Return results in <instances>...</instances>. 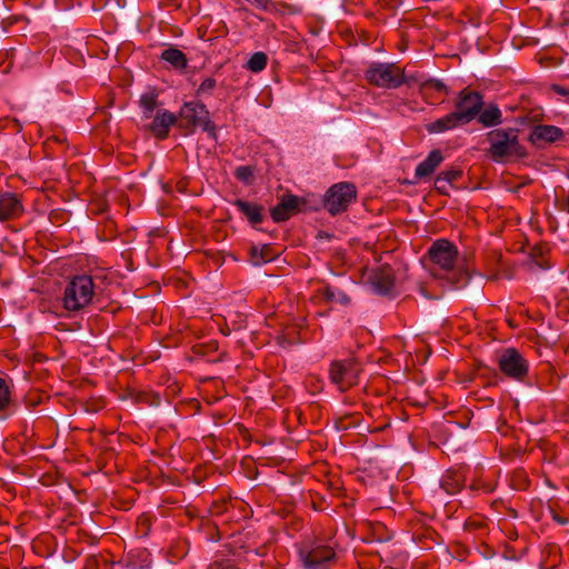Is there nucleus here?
<instances>
[{
  "label": "nucleus",
  "instance_id": "2f4dec72",
  "mask_svg": "<svg viewBox=\"0 0 569 569\" xmlns=\"http://www.w3.org/2000/svg\"><path fill=\"white\" fill-rule=\"evenodd\" d=\"M234 176L240 181L250 182L253 171L249 166H240L236 169Z\"/></svg>",
  "mask_w": 569,
  "mask_h": 569
},
{
  "label": "nucleus",
  "instance_id": "f8f14e48",
  "mask_svg": "<svg viewBox=\"0 0 569 569\" xmlns=\"http://www.w3.org/2000/svg\"><path fill=\"white\" fill-rule=\"evenodd\" d=\"M24 212L20 196L14 192L0 193V222L19 218Z\"/></svg>",
  "mask_w": 569,
  "mask_h": 569
},
{
  "label": "nucleus",
  "instance_id": "aec40b11",
  "mask_svg": "<svg viewBox=\"0 0 569 569\" xmlns=\"http://www.w3.org/2000/svg\"><path fill=\"white\" fill-rule=\"evenodd\" d=\"M16 411L11 391L4 379L0 378V419L9 418Z\"/></svg>",
  "mask_w": 569,
  "mask_h": 569
},
{
  "label": "nucleus",
  "instance_id": "393cba45",
  "mask_svg": "<svg viewBox=\"0 0 569 569\" xmlns=\"http://www.w3.org/2000/svg\"><path fill=\"white\" fill-rule=\"evenodd\" d=\"M268 63V57L264 52H254L247 62L248 70L252 72L262 71Z\"/></svg>",
  "mask_w": 569,
  "mask_h": 569
},
{
  "label": "nucleus",
  "instance_id": "c756f323",
  "mask_svg": "<svg viewBox=\"0 0 569 569\" xmlns=\"http://www.w3.org/2000/svg\"><path fill=\"white\" fill-rule=\"evenodd\" d=\"M217 86V81L214 78L208 77L206 78L199 86L197 90L198 96L211 94Z\"/></svg>",
  "mask_w": 569,
  "mask_h": 569
},
{
  "label": "nucleus",
  "instance_id": "473e14b6",
  "mask_svg": "<svg viewBox=\"0 0 569 569\" xmlns=\"http://www.w3.org/2000/svg\"><path fill=\"white\" fill-rule=\"evenodd\" d=\"M465 529L467 531H477L485 528V521L479 517H470L465 521Z\"/></svg>",
  "mask_w": 569,
  "mask_h": 569
},
{
  "label": "nucleus",
  "instance_id": "a211bd4d",
  "mask_svg": "<svg viewBox=\"0 0 569 569\" xmlns=\"http://www.w3.org/2000/svg\"><path fill=\"white\" fill-rule=\"evenodd\" d=\"M443 161V157L440 150H432L428 157L420 162L415 171L417 179H423L430 177L437 167Z\"/></svg>",
  "mask_w": 569,
  "mask_h": 569
},
{
  "label": "nucleus",
  "instance_id": "c85d7f7f",
  "mask_svg": "<svg viewBox=\"0 0 569 569\" xmlns=\"http://www.w3.org/2000/svg\"><path fill=\"white\" fill-rule=\"evenodd\" d=\"M439 182H447L451 184L452 182L459 180L462 177V171L459 169H449L441 171L439 174Z\"/></svg>",
  "mask_w": 569,
  "mask_h": 569
},
{
  "label": "nucleus",
  "instance_id": "1a4fd4ad",
  "mask_svg": "<svg viewBox=\"0 0 569 569\" xmlns=\"http://www.w3.org/2000/svg\"><path fill=\"white\" fill-rule=\"evenodd\" d=\"M430 260L442 270L451 271L458 259V250L453 243L439 239L428 250Z\"/></svg>",
  "mask_w": 569,
  "mask_h": 569
},
{
  "label": "nucleus",
  "instance_id": "dca6fc26",
  "mask_svg": "<svg viewBox=\"0 0 569 569\" xmlns=\"http://www.w3.org/2000/svg\"><path fill=\"white\" fill-rule=\"evenodd\" d=\"M460 124H463L462 119L460 118L458 112L452 111V112L426 124V130L429 133H442L448 130H452Z\"/></svg>",
  "mask_w": 569,
  "mask_h": 569
},
{
  "label": "nucleus",
  "instance_id": "c9c22d12",
  "mask_svg": "<svg viewBox=\"0 0 569 569\" xmlns=\"http://www.w3.org/2000/svg\"><path fill=\"white\" fill-rule=\"evenodd\" d=\"M207 569H238L234 565L229 562H212Z\"/></svg>",
  "mask_w": 569,
  "mask_h": 569
},
{
  "label": "nucleus",
  "instance_id": "39448f33",
  "mask_svg": "<svg viewBox=\"0 0 569 569\" xmlns=\"http://www.w3.org/2000/svg\"><path fill=\"white\" fill-rule=\"evenodd\" d=\"M357 190L352 183L339 182L330 187L325 197V207L336 216L347 210L356 200Z\"/></svg>",
  "mask_w": 569,
  "mask_h": 569
},
{
  "label": "nucleus",
  "instance_id": "423d86ee",
  "mask_svg": "<svg viewBox=\"0 0 569 569\" xmlns=\"http://www.w3.org/2000/svg\"><path fill=\"white\" fill-rule=\"evenodd\" d=\"M299 557L306 569H326L335 557V550L326 545L310 543L299 549Z\"/></svg>",
  "mask_w": 569,
  "mask_h": 569
},
{
  "label": "nucleus",
  "instance_id": "412c9836",
  "mask_svg": "<svg viewBox=\"0 0 569 569\" xmlns=\"http://www.w3.org/2000/svg\"><path fill=\"white\" fill-rule=\"evenodd\" d=\"M478 122L486 128L496 127L502 123L501 110L496 104H490L479 112Z\"/></svg>",
  "mask_w": 569,
  "mask_h": 569
},
{
  "label": "nucleus",
  "instance_id": "0eeeda50",
  "mask_svg": "<svg viewBox=\"0 0 569 569\" xmlns=\"http://www.w3.org/2000/svg\"><path fill=\"white\" fill-rule=\"evenodd\" d=\"M180 117L189 124L201 127L211 138H216V126L211 122L210 113L202 102H186L180 110Z\"/></svg>",
  "mask_w": 569,
  "mask_h": 569
},
{
  "label": "nucleus",
  "instance_id": "7ed1b4c3",
  "mask_svg": "<svg viewBox=\"0 0 569 569\" xmlns=\"http://www.w3.org/2000/svg\"><path fill=\"white\" fill-rule=\"evenodd\" d=\"M365 77L370 84L388 89L399 88L406 82L403 70L396 63H371Z\"/></svg>",
  "mask_w": 569,
  "mask_h": 569
},
{
  "label": "nucleus",
  "instance_id": "7c9ffc66",
  "mask_svg": "<svg viewBox=\"0 0 569 569\" xmlns=\"http://www.w3.org/2000/svg\"><path fill=\"white\" fill-rule=\"evenodd\" d=\"M373 537L377 541H380V542H383V541H389L392 539V533L389 532L386 527L381 523H378L377 526L373 527Z\"/></svg>",
  "mask_w": 569,
  "mask_h": 569
},
{
  "label": "nucleus",
  "instance_id": "a878e982",
  "mask_svg": "<svg viewBox=\"0 0 569 569\" xmlns=\"http://www.w3.org/2000/svg\"><path fill=\"white\" fill-rule=\"evenodd\" d=\"M420 91L423 96H428L430 91L447 93V86L438 79H428L420 84Z\"/></svg>",
  "mask_w": 569,
  "mask_h": 569
},
{
  "label": "nucleus",
  "instance_id": "79ce46f5",
  "mask_svg": "<svg viewBox=\"0 0 569 569\" xmlns=\"http://www.w3.org/2000/svg\"><path fill=\"white\" fill-rule=\"evenodd\" d=\"M289 9H290V12H291V13H297V12H298V10H296V9H293V8H291V7H289Z\"/></svg>",
  "mask_w": 569,
  "mask_h": 569
},
{
  "label": "nucleus",
  "instance_id": "72a5a7b5",
  "mask_svg": "<svg viewBox=\"0 0 569 569\" xmlns=\"http://www.w3.org/2000/svg\"><path fill=\"white\" fill-rule=\"evenodd\" d=\"M295 335H296V329L292 328V329H289L287 332L278 336L277 339L281 346H284V345L291 346L296 342Z\"/></svg>",
  "mask_w": 569,
  "mask_h": 569
},
{
  "label": "nucleus",
  "instance_id": "f257e3e1",
  "mask_svg": "<svg viewBox=\"0 0 569 569\" xmlns=\"http://www.w3.org/2000/svg\"><path fill=\"white\" fill-rule=\"evenodd\" d=\"M98 289L91 276H74L64 288L62 297L63 308L70 312L84 309L92 302Z\"/></svg>",
  "mask_w": 569,
  "mask_h": 569
},
{
  "label": "nucleus",
  "instance_id": "ddd939ff",
  "mask_svg": "<svg viewBox=\"0 0 569 569\" xmlns=\"http://www.w3.org/2000/svg\"><path fill=\"white\" fill-rule=\"evenodd\" d=\"M563 137V131L550 124H537L532 128L529 140L535 146H543L558 141Z\"/></svg>",
  "mask_w": 569,
  "mask_h": 569
},
{
  "label": "nucleus",
  "instance_id": "4be33fe9",
  "mask_svg": "<svg viewBox=\"0 0 569 569\" xmlns=\"http://www.w3.org/2000/svg\"><path fill=\"white\" fill-rule=\"evenodd\" d=\"M463 477L459 471L449 470L441 479V488L449 495L458 492L461 488Z\"/></svg>",
  "mask_w": 569,
  "mask_h": 569
},
{
  "label": "nucleus",
  "instance_id": "6ab92c4d",
  "mask_svg": "<svg viewBox=\"0 0 569 569\" xmlns=\"http://www.w3.org/2000/svg\"><path fill=\"white\" fill-rule=\"evenodd\" d=\"M160 59L169 63L174 70L183 72L188 67L187 56L176 47L162 50Z\"/></svg>",
  "mask_w": 569,
  "mask_h": 569
},
{
  "label": "nucleus",
  "instance_id": "4c0bfd02",
  "mask_svg": "<svg viewBox=\"0 0 569 569\" xmlns=\"http://www.w3.org/2000/svg\"><path fill=\"white\" fill-rule=\"evenodd\" d=\"M448 186H450V184L447 182H439V176H437L436 181H435V187L439 192L447 194Z\"/></svg>",
  "mask_w": 569,
  "mask_h": 569
},
{
  "label": "nucleus",
  "instance_id": "58836bf2",
  "mask_svg": "<svg viewBox=\"0 0 569 569\" xmlns=\"http://www.w3.org/2000/svg\"><path fill=\"white\" fill-rule=\"evenodd\" d=\"M553 519L560 525H567L569 522L568 518L561 517L559 515H553Z\"/></svg>",
  "mask_w": 569,
  "mask_h": 569
},
{
  "label": "nucleus",
  "instance_id": "20e7f679",
  "mask_svg": "<svg viewBox=\"0 0 569 569\" xmlns=\"http://www.w3.org/2000/svg\"><path fill=\"white\" fill-rule=\"evenodd\" d=\"M498 367L508 378L522 382L529 373V362L515 348H507L498 357Z\"/></svg>",
  "mask_w": 569,
  "mask_h": 569
},
{
  "label": "nucleus",
  "instance_id": "f03ea898",
  "mask_svg": "<svg viewBox=\"0 0 569 569\" xmlns=\"http://www.w3.org/2000/svg\"><path fill=\"white\" fill-rule=\"evenodd\" d=\"M489 153L493 160L526 154L518 139V129H493L487 133Z\"/></svg>",
  "mask_w": 569,
  "mask_h": 569
},
{
  "label": "nucleus",
  "instance_id": "6e6552de",
  "mask_svg": "<svg viewBox=\"0 0 569 569\" xmlns=\"http://www.w3.org/2000/svg\"><path fill=\"white\" fill-rule=\"evenodd\" d=\"M455 107V111L459 113L462 119V123H469L481 111L483 107V98L477 91L463 89L460 91Z\"/></svg>",
  "mask_w": 569,
  "mask_h": 569
},
{
  "label": "nucleus",
  "instance_id": "a19ab883",
  "mask_svg": "<svg viewBox=\"0 0 569 569\" xmlns=\"http://www.w3.org/2000/svg\"><path fill=\"white\" fill-rule=\"evenodd\" d=\"M533 260H535V263L539 267V268H545L543 263H542V260H538L536 259V256H533Z\"/></svg>",
  "mask_w": 569,
  "mask_h": 569
},
{
  "label": "nucleus",
  "instance_id": "9b49d317",
  "mask_svg": "<svg viewBox=\"0 0 569 569\" xmlns=\"http://www.w3.org/2000/svg\"><path fill=\"white\" fill-rule=\"evenodd\" d=\"M373 290L381 296H392L395 291V274L390 266L383 264L373 269L369 277Z\"/></svg>",
  "mask_w": 569,
  "mask_h": 569
},
{
  "label": "nucleus",
  "instance_id": "b1692460",
  "mask_svg": "<svg viewBox=\"0 0 569 569\" xmlns=\"http://www.w3.org/2000/svg\"><path fill=\"white\" fill-rule=\"evenodd\" d=\"M250 253L252 263L256 266L271 261L274 257L271 247L268 244H263L262 247H252L250 249Z\"/></svg>",
  "mask_w": 569,
  "mask_h": 569
},
{
  "label": "nucleus",
  "instance_id": "4468645a",
  "mask_svg": "<svg viewBox=\"0 0 569 569\" xmlns=\"http://www.w3.org/2000/svg\"><path fill=\"white\" fill-rule=\"evenodd\" d=\"M301 200L293 194L283 196L280 202L270 210L271 218L274 222L287 221L292 217L299 208Z\"/></svg>",
  "mask_w": 569,
  "mask_h": 569
},
{
  "label": "nucleus",
  "instance_id": "f3484780",
  "mask_svg": "<svg viewBox=\"0 0 569 569\" xmlns=\"http://www.w3.org/2000/svg\"><path fill=\"white\" fill-rule=\"evenodd\" d=\"M233 206L249 220L251 224H259L263 221V207L242 199H236Z\"/></svg>",
  "mask_w": 569,
  "mask_h": 569
},
{
  "label": "nucleus",
  "instance_id": "cd10ccee",
  "mask_svg": "<svg viewBox=\"0 0 569 569\" xmlns=\"http://www.w3.org/2000/svg\"><path fill=\"white\" fill-rule=\"evenodd\" d=\"M305 387L311 395H317L323 390L325 382L317 375H308L305 379Z\"/></svg>",
  "mask_w": 569,
  "mask_h": 569
},
{
  "label": "nucleus",
  "instance_id": "bb28decb",
  "mask_svg": "<svg viewBox=\"0 0 569 569\" xmlns=\"http://www.w3.org/2000/svg\"><path fill=\"white\" fill-rule=\"evenodd\" d=\"M140 107L146 118H150L157 108V94L150 92L142 94L140 98Z\"/></svg>",
  "mask_w": 569,
  "mask_h": 569
},
{
  "label": "nucleus",
  "instance_id": "2eb2a0df",
  "mask_svg": "<svg viewBox=\"0 0 569 569\" xmlns=\"http://www.w3.org/2000/svg\"><path fill=\"white\" fill-rule=\"evenodd\" d=\"M176 121L177 118L172 112L168 110L158 111L149 126V130L158 139H166L171 126H173Z\"/></svg>",
  "mask_w": 569,
  "mask_h": 569
},
{
  "label": "nucleus",
  "instance_id": "9d476101",
  "mask_svg": "<svg viewBox=\"0 0 569 569\" xmlns=\"http://www.w3.org/2000/svg\"><path fill=\"white\" fill-rule=\"evenodd\" d=\"M329 378L339 390L343 391L355 382L353 362L351 360H335L330 363Z\"/></svg>",
  "mask_w": 569,
  "mask_h": 569
},
{
  "label": "nucleus",
  "instance_id": "e433bc0d",
  "mask_svg": "<svg viewBox=\"0 0 569 569\" xmlns=\"http://www.w3.org/2000/svg\"><path fill=\"white\" fill-rule=\"evenodd\" d=\"M469 279H470V272L468 269H466L462 272V274L460 276V278L456 280V283L458 287H463L468 283Z\"/></svg>",
  "mask_w": 569,
  "mask_h": 569
},
{
  "label": "nucleus",
  "instance_id": "5701e85b",
  "mask_svg": "<svg viewBox=\"0 0 569 569\" xmlns=\"http://www.w3.org/2000/svg\"><path fill=\"white\" fill-rule=\"evenodd\" d=\"M320 295L326 302H336L342 306H348L351 302L350 297L345 291L330 286L323 287Z\"/></svg>",
  "mask_w": 569,
  "mask_h": 569
},
{
  "label": "nucleus",
  "instance_id": "f704fd0d",
  "mask_svg": "<svg viewBox=\"0 0 569 569\" xmlns=\"http://www.w3.org/2000/svg\"><path fill=\"white\" fill-rule=\"evenodd\" d=\"M541 119L540 112H533L519 119L521 124L538 122Z\"/></svg>",
  "mask_w": 569,
  "mask_h": 569
},
{
  "label": "nucleus",
  "instance_id": "ea45409f",
  "mask_svg": "<svg viewBox=\"0 0 569 569\" xmlns=\"http://www.w3.org/2000/svg\"><path fill=\"white\" fill-rule=\"evenodd\" d=\"M552 90L562 96H566L568 93V91L565 88L557 86V84L552 86Z\"/></svg>",
  "mask_w": 569,
  "mask_h": 569
}]
</instances>
